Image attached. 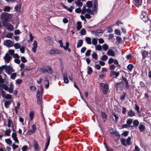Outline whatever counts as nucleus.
<instances>
[{"instance_id":"bf43d9fd","label":"nucleus","mask_w":151,"mask_h":151,"mask_svg":"<svg viewBox=\"0 0 151 151\" xmlns=\"http://www.w3.org/2000/svg\"><path fill=\"white\" fill-rule=\"evenodd\" d=\"M8 52L10 55H13L14 52V50H9Z\"/></svg>"},{"instance_id":"c9c22d12","label":"nucleus","mask_w":151,"mask_h":151,"mask_svg":"<svg viewBox=\"0 0 151 151\" xmlns=\"http://www.w3.org/2000/svg\"><path fill=\"white\" fill-rule=\"evenodd\" d=\"M103 48V50L106 51L109 48V47L108 45L106 44H104L102 45V48Z\"/></svg>"},{"instance_id":"0e129e2a","label":"nucleus","mask_w":151,"mask_h":151,"mask_svg":"<svg viewBox=\"0 0 151 151\" xmlns=\"http://www.w3.org/2000/svg\"><path fill=\"white\" fill-rule=\"evenodd\" d=\"M127 109L125 107H123L122 110V113L123 114H126Z\"/></svg>"},{"instance_id":"69168bd1","label":"nucleus","mask_w":151,"mask_h":151,"mask_svg":"<svg viewBox=\"0 0 151 151\" xmlns=\"http://www.w3.org/2000/svg\"><path fill=\"white\" fill-rule=\"evenodd\" d=\"M12 147L14 150L19 147L18 145H15L14 143L13 144Z\"/></svg>"},{"instance_id":"680f3d73","label":"nucleus","mask_w":151,"mask_h":151,"mask_svg":"<svg viewBox=\"0 0 151 151\" xmlns=\"http://www.w3.org/2000/svg\"><path fill=\"white\" fill-rule=\"evenodd\" d=\"M51 37L50 36H47V37L45 38V40L46 42H48L49 41L51 40Z\"/></svg>"},{"instance_id":"1a4fd4ad","label":"nucleus","mask_w":151,"mask_h":151,"mask_svg":"<svg viewBox=\"0 0 151 151\" xmlns=\"http://www.w3.org/2000/svg\"><path fill=\"white\" fill-rule=\"evenodd\" d=\"M6 72L9 75H10L12 73L15 71V70L13 69L12 68L9 66L6 65V68L5 69Z\"/></svg>"},{"instance_id":"09e8293b","label":"nucleus","mask_w":151,"mask_h":151,"mask_svg":"<svg viewBox=\"0 0 151 151\" xmlns=\"http://www.w3.org/2000/svg\"><path fill=\"white\" fill-rule=\"evenodd\" d=\"M91 52V50H87L86 52L85 53V55L86 56H89L90 55V53Z\"/></svg>"},{"instance_id":"052dcab7","label":"nucleus","mask_w":151,"mask_h":151,"mask_svg":"<svg viewBox=\"0 0 151 151\" xmlns=\"http://www.w3.org/2000/svg\"><path fill=\"white\" fill-rule=\"evenodd\" d=\"M134 106L135 109L139 113V107L136 104H135L134 105Z\"/></svg>"},{"instance_id":"5701e85b","label":"nucleus","mask_w":151,"mask_h":151,"mask_svg":"<svg viewBox=\"0 0 151 151\" xmlns=\"http://www.w3.org/2000/svg\"><path fill=\"white\" fill-rule=\"evenodd\" d=\"M82 23L81 21H78L77 22L76 29L78 31H79L82 28Z\"/></svg>"},{"instance_id":"7ed1b4c3","label":"nucleus","mask_w":151,"mask_h":151,"mask_svg":"<svg viewBox=\"0 0 151 151\" xmlns=\"http://www.w3.org/2000/svg\"><path fill=\"white\" fill-rule=\"evenodd\" d=\"M131 137H128L127 139L124 138H122L121 139V143L123 145L127 146V145H129L131 144Z\"/></svg>"},{"instance_id":"473e14b6","label":"nucleus","mask_w":151,"mask_h":151,"mask_svg":"<svg viewBox=\"0 0 151 151\" xmlns=\"http://www.w3.org/2000/svg\"><path fill=\"white\" fill-rule=\"evenodd\" d=\"M94 32L96 33V35L97 36L99 34H100V35H101L103 33V31L101 30H100L99 29L97 30H96V31H94Z\"/></svg>"},{"instance_id":"13d9d810","label":"nucleus","mask_w":151,"mask_h":151,"mask_svg":"<svg viewBox=\"0 0 151 151\" xmlns=\"http://www.w3.org/2000/svg\"><path fill=\"white\" fill-rule=\"evenodd\" d=\"M8 125H7V126L8 127H10L11 126V124L12 123V121L10 119H8Z\"/></svg>"},{"instance_id":"20e7f679","label":"nucleus","mask_w":151,"mask_h":151,"mask_svg":"<svg viewBox=\"0 0 151 151\" xmlns=\"http://www.w3.org/2000/svg\"><path fill=\"white\" fill-rule=\"evenodd\" d=\"M49 53L50 55H59L62 54V51L58 49L53 48L49 50Z\"/></svg>"},{"instance_id":"f704fd0d","label":"nucleus","mask_w":151,"mask_h":151,"mask_svg":"<svg viewBox=\"0 0 151 151\" xmlns=\"http://www.w3.org/2000/svg\"><path fill=\"white\" fill-rule=\"evenodd\" d=\"M96 50L101 51L102 49V47L99 44L95 46Z\"/></svg>"},{"instance_id":"b1692460","label":"nucleus","mask_w":151,"mask_h":151,"mask_svg":"<svg viewBox=\"0 0 151 151\" xmlns=\"http://www.w3.org/2000/svg\"><path fill=\"white\" fill-rule=\"evenodd\" d=\"M128 115L129 117L134 116L135 115V113L132 110H130L128 112Z\"/></svg>"},{"instance_id":"5fc2aeb1","label":"nucleus","mask_w":151,"mask_h":151,"mask_svg":"<svg viewBox=\"0 0 151 151\" xmlns=\"http://www.w3.org/2000/svg\"><path fill=\"white\" fill-rule=\"evenodd\" d=\"M115 66L114 65H111L109 66V69L112 70H113L115 68Z\"/></svg>"},{"instance_id":"7c9ffc66","label":"nucleus","mask_w":151,"mask_h":151,"mask_svg":"<svg viewBox=\"0 0 151 151\" xmlns=\"http://www.w3.org/2000/svg\"><path fill=\"white\" fill-rule=\"evenodd\" d=\"M133 67L134 66L132 64H130L127 65V68L129 71H131Z\"/></svg>"},{"instance_id":"a18cd8bd","label":"nucleus","mask_w":151,"mask_h":151,"mask_svg":"<svg viewBox=\"0 0 151 151\" xmlns=\"http://www.w3.org/2000/svg\"><path fill=\"white\" fill-rule=\"evenodd\" d=\"M108 57L106 55H103L101 58V59L103 61H106Z\"/></svg>"},{"instance_id":"9d476101","label":"nucleus","mask_w":151,"mask_h":151,"mask_svg":"<svg viewBox=\"0 0 151 151\" xmlns=\"http://www.w3.org/2000/svg\"><path fill=\"white\" fill-rule=\"evenodd\" d=\"M62 75L64 83L66 84L68 83L69 80L68 78L67 72H64L63 73Z\"/></svg>"},{"instance_id":"a211bd4d","label":"nucleus","mask_w":151,"mask_h":151,"mask_svg":"<svg viewBox=\"0 0 151 151\" xmlns=\"http://www.w3.org/2000/svg\"><path fill=\"white\" fill-rule=\"evenodd\" d=\"M46 140L47 142L45 146V148L44 151H46V150H47L48 148V147L50 144V136H49L48 135H47V138L46 139Z\"/></svg>"},{"instance_id":"cd10ccee","label":"nucleus","mask_w":151,"mask_h":151,"mask_svg":"<svg viewBox=\"0 0 151 151\" xmlns=\"http://www.w3.org/2000/svg\"><path fill=\"white\" fill-rule=\"evenodd\" d=\"M86 42L88 44H91V39L89 37H86L85 38Z\"/></svg>"},{"instance_id":"aec40b11","label":"nucleus","mask_w":151,"mask_h":151,"mask_svg":"<svg viewBox=\"0 0 151 151\" xmlns=\"http://www.w3.org/2000/svg\"><path fill=\"white\" fill-rule=\"evenodd\" d=\"M141 54L142 58H145L147 57L148 52L144 50L141 52Z\"/></svg>"},{"instance_id":"3c124183","label":"nucleus","mask_w":151,"mask_h":151,"mask_svg":"<svg viewBox=\"0 0 151 151\" xmlns=\"http://www.w3.org/2000/svg\"><path fill=\"white\" fill-rule=\"evenodd\" d=\"M5 142L7 144L10 145L12 143V141L10 139H5Z\"/></svg>"},{"instance_id":"de8ad7c7","label":"nucleus","mask_w":151,"mask_h":151,"mask_svg":"<svg viewBox=\"0 0 151 151\" xmlns=\"http://www.w3.org/2000/svg\"><path fill=\"white\" fill-rule=\"evenodd\" d=\"M13 35L12 33H7L6 35V37L8 38H11L12 36Z\"/></svg>"},{"instance_id":"9b49d317","label":"nucleus","mask_w":151,"mask_h":151,"mask_svg":"<svg viewBox=\"0 0 151 151\" xmlns=\"http://www.w3.org/2000/svg\"><path fill=\"white\" fill-rule=\"evenodd\" d=\"M3 26L6 27L7 29L9 31H12L14 29V27L10 23H8L6 24L3 25Z\"/></svg>"},{"instance_id":"2eb2a0df","label":"nucleus","mask_w":151,"mask_h":151,"mask_svg":"<svg viewBox=\"0 0 151 151\" xmlns=\"http://www.w3.org/2000/svg\"><path fill=\"white\" fill-rule=\"evenodd\" d=\"M119 75V72H116L115 71H112L110 74V76H114L116 78H117Z\"/></svg>"},{"instance_id":"39448f33","label":"nucleus","mask_w":151,"mask_h":151,"mask_svg":"<svg viewBox=\"0 0 151 151\" xmlns=\"http://www.w3.org/2000/svg\"><path fill=\"white\" fill-rule=\"evenodd\" d=\"M133 119H127L126 121L127 124H123L122 125V128H127L129 127H131L132 128L133 127V125H130L133 122Z\"/></svg>"},{"instance_id":"6ab92c4d","label":"nucleus","mask_w":151,"mask_h":151,"mask_svg":"<svg viewBox=\"0 0 151 151\" xmlns=\"http://www.w3.org/2000/svg\"><path fill=\"white\" fill-rule=\"evenodd\" d=\"M12 137L15 142L19 143V140L17 137V134L15 132H13L12 134Z\"/></svg>"},{"instance_id":"412c9836","label":"nucleus","mask_w":151,"mask_h":151,"mask_svg":"<svg viewBox=\"0 0 151 151\" xmlns=\"http://www.w3.org/2000/svg\"><path fill=\"white\" fill-rule=\"evenodd\" d=\"M101 116L103 119V121L104 122L106 120L107 118V116L106 114L103 112H101Z\"/></svg>"},{"instance_id":"4c0bfd02","label":"nucleus","mask_w":151,"mask_h":151,"mask_svg":"<svg viewBox=\"0 0 151 151\" xmlns=\"http://www.w3.org/2000/svg\"><path fill=\"white\" fill-rule=\"evenodd\" d=\"M11 8L8 6H5L4 8V11L5 12H9L10 11Z\"/></svg>"},{"instance_id":"a19ab883","label":"nucleus","mask_w":151,"mask_h":151,"mask_svg":"<svg viewBox=\"0 0 151 151\" xmlns=\"http://www.w3.org/2000/svg\"><path fill=\"white\" fill-rule=\"evenodd\" d=\"M92 57L95 60H97L98 58V56L96 53L93 52L92 55Z\"/></svg>"},{"instance_id":"79ce46f5","label":"nucleus","mask_w":151,"mask_h":151,"mask_svg":"<svg viewBox=\"0 0 151 151\" xmlns=\"http://www.w3.org/2000/svg\"><path fill=\"white\" fill-rule=\"evenodd\" d=\"M86 32L84 28H83L81 29L80 31L81 34L82 35H84L86 34Z\"/></svg>"},{"instance_id":"8fccbe9b","label":"nucleus","mask_w":151,"mask_h":151,"mask_svg":"<svg viewBox=\"0 0 151 151\" xmlns=\"http://www.w3.org/2000/svg\"><path fill=\"white\" fill-rule=\"evenodd\" d=\"M92 43L94 45H96L97 43V40L96 38H93L92 39Z\"/></svg>"},{"instance_id":"ddd939ff","label":"nucleus","mask_w":151,"mask_h":151,"mask_svg":"<svg viewBox=\"0 0 151 151\" xmlns=\"http://www.w3.org/2000/svg\"><path fill=\"white\" fill-rule=\"evenodd\" d=\"M114 48L113 47L111 48V49H109L107 52V54L108 56L114 57L115 55V52L114 50Z\"/></svg>"},{"instance_id":"37998d69","label":"nucleus","mask_w":151,"mask_h":151,"mask_svg":"<svg viewBox=\"0 0 151 151\" xmlns=\"http://www.w3.org/2000/svg\"><path fill=\"white\" fill-rule=\"evenodd\" d=\"M6 65H2L0 66V74L2 73V71L4 69H6Z\"/></svg>"},{"instance_id":"2f4dec72","label":"nucleus","mask_w":151,"mask_h":151,"mask_svg":"<svg viewBox=\"0 0 151 151\" xmlns=\"http://www.w3.org/2000/svg\"><path fill=\"white\" fill-rule=\"evenodd\" d=\"M112 115L114 116L115 117V121L116 122H118V120L119 119V117L117 116L116 114L114 112H113L112 113Z\"/></svg>"},{"instance_id":"4d7b16f0","label":"nucleus","mask_w":151,"mask_h":151,"mask_svg":"<svg viewBox=\"0 0 151 151\" xmlns=\"http://www.w3.org/2000/svg\"><path fill=\"white\" fill-rule=\"evenodd\" d=\"M20 50L21 53H24L25 48L24 46L21 47L20 48Z\"/></svg>"},{"instance_id":"603ef678","label":"nucleus","mask_w":151,"mask_h":151,"mask_svg":"<svg viewBox=\"0 0 151 151\" xmlns=\"http://www.w3.org/2000/svg\"><path fill=\"white\" fill-rule=\"evenodd\" d=\"M87 5L88 8H90L92 6V3L91 1H88L87 3Z\"/></svg>"},{"instance_id":"c85d7f7f","label":"nucleus","mask_w":151,"mask_h":151,"mask_svg":"<svg viewBox=\"0 0 151 151\" xmlns=\"http://www.w3.org/2000/svg\"><path fill=\"white\" fill-rule=\"evenodd\" d=\"M133 126H134L136 127L138 126L139 124V121L137 119H135L133 121Z\"/></svg>"},{"instance_id":"a878e982","label":"nucleus","mask_w":151,"mask_h":151,"mask_svg":"<svg viewBox=\"0 0 151 151\" xmlns=\"http://www.w3.org/2000/svg\"><path fill=\"white\" fill-rule=\"evenodd\" d=\"M83 40H78L77 45V47L79 48L82 46L83 44Z\"/></svg>"},{"instance_id":"72a5a7b5","label":"nucleus","mask_w":151,"mask_h":151,"mask_svg":"<svg viewBox=\"0 0 151 151\" xmlns=\"http://www.w3.org/2000/svg\"><path fill=\"white\" fill-rule=\"evenodd\" d=\"M77 6L81 8L82 7L83 4L82 3L79 1H76L75 2Z\"/></svg>"},{"instance_id":"423d86ee","label":"nucleus","mask_w":151,"mask_h":151,"mask_svg":"<svg viewBox=\"0 0 151 151\" xmlns=\"http://www.w3.org/2000/svg\"><path fill=\"white\" fill-rule=\"evenodd\" d=\"M40 71L42 73L45 72H47L49 73H52L53 71L52 70L51 67L49 66H45L44 67L41 68Z\"/></svg>"},{"instance_id":"f8f14e48","label":"nucleus","mask_w":151,"mask_h":151,"mask_svg":"<svg viewBox=\"0 0 151 151\" xmlns=\"http://www.w3.org/2000/svg\"><path fill=\"white\" fill-rule=\"evenodd\" d=\"M101 86L103 87V93L104 94H106L109 90V86L107 84L104 83H102L101 84Z\"/></svg>"},{"instance_id":"4468645a","label":"nucleus","mask_w":151,"mask_h":151,"mask_svg":"<svg viewBox=\"0 0 151 151\" xmlns=\"http://www.w3.org/2000/svg\"><path fill=\"white\" fill-rule=\"evenodd\" d=\"M5 62L8 63L12 58V56L9 55L8 53H6L3 58Z\"/></svg>"},{"instance_id":"49530a36","label":"nucleus","mask_w":151,"mask_h":151,"mask_svg":"<svg viewBox=\"0 0 151 151\" xmlns=\"http://www.w3.org/2000/svg\"><path fill=\"white\" fill-rule=\"evenodd\" d=\"M126 93L125 92H124L123 93V94L122 95L120 98V99L121 100H124L125 97L126 95Z\"/></svg>"},{"instance_id":"6e6552de","label":"nucleus","mask_w":151,"mask_h":151,"mask_svg":"<svg viewBox=\"0 0 151 151\" xmlns=\"http://www.w3.org/2000/svg\"><path fill=\"white\" fill-rule=\"evenodd\" d=\"M140 17L145 22H146L148 20V15L147 14L146 12L142 11Z\"/></svg>"},{"instance_id":"6e6d98bb","label":"nucleus","mask_w":151,"mask_h":151,"mask_svg":"<svg viewBox=\"0 0 151 151\" xmlns=\"http://www.w3.org/2000/svg\"><path fill=\"white\" fill-rule=\"evenodd\" d=\"M22 82V81L21 79H18L16 81V83L17 84H19L21 83Z\"/></svg>"},{"instance_id":"c03bdc74","label":"nucleus","mask_w":151,"mask_h":151,"mask_svg":"<svg viewBox=\"0 0 151 151\" xmlns=\"http://www.w3.org/2000/svg\"><path fill=\"white\" fill-rule=\"evenodd\" d=\"M11 131V130L10 129L6 130L5 134V135L8 136H9L10 135V134Z\"/></svg>"},{"instance_id":"dca6fc26","label":"nucleus","mask_w":151,"mask_h":151,"mask_svg":"<svg viewBox=\"0 0 151 151\" xmlns=\"http://www.w3.org/2000/svg\"><path fill=\"white\" fill-rule=\"evenodd\" d=\"M133 2L135 6L137 7H139L141 5L142 0H133Z\"/></svg>"},{"instance_id":"f3484780","label":"nucleus","mask_w":151,"mask_h":151,"mask_svg":"<svg viewBox=\"0 0 151 151\" xmlns=\"http://www.w3.org/2000/svg\"><path fill=\"white\" fill-rule=\"evenodd\" d=\"M33 45L34 46L32 48V51L34 53H35L37 47V43L36 41H34Z\"/></svg>"},{"instance_id":"393cba45","label":"nucleus","mask_w":151,"mask_h":151,"mask_svg":"<svg viewBox=\"0 0 151 151\" xmlns=\"http://www.w3.org/2000/svg\"><path fill=\"white\" fill-rule=\"evenodd\" d=\"M11 103L12 101L11 100L6 101L4 103L5 107L7 109L9 108V105L11 104Z\"/></svg>"},{"instance_id":"0eeeda50","label":"nucleus","mask_w":151,"mask_h":151,"mask_svg":"<svg viewBox=\"0 0 151 151\" xmlns=\"http://www.w3.org/2000/svg\"><path fill=\"white\" fill-rule=\"evenodd\" d=\"M14 42L10 40H7L4 42V45L7 47H11L13 46Z\"/></svg>"},{"instance_id":"774afa93","label":"nucleus","mask_w":151,"mask_h":151,"mask_svg":"<svg viewBox=\"0 0 151 151\" xmlns=\"http://www.w3.org/2000/svg\"><path fill=\"white\" fill-rule=\"evenodd\" d=\"M128 132L126 131L123 132L122 134V135L124 136H127L128 135Z\"/></svg>"},{"instance_id":"e2e57ef3","label":"nucleus","mask_w":151,"mask_h":151,"mask_svg":"<svg viewBox=\"0 0 151 151\" xmlns=\"http://www.w3.org/2000/svg\"><path fill=\"white\" fill-rule=\"evenodd\" d=\"M114 59L112 58H110L108 61V63L109 64H110L111 63H112L113 62H114Z\"/></svg>"},{"instance_id":"bb28decb","label":"nucleus","mask_w":151,"mask_h":151,"mask_svg":"<svg viewBox=\"0 0 151 151\" xmlns=\"http://www.w3.org/2000/svg\"><path fill=\"white\" fill-rule=\"evenodd\" d=\"M139 129L141 132H143L145 129V127L142 124H140L139 126Z\"/></svg>"},{"instance_id":"58836bf2","label":"nucleus","mask_w":151,"mask_h":151,"mask_svg":"<svg viewBox=\"0 0 151 151\" xmlns=\"http://www.w3.org/2000/svg\"><path fill=\"white\" fill-rule=\"evenodd\" d=\"M16 76L17 73H14L12 74L11 73L10 78L14 80Z\"/></svg>"},{"instance_id":"864d4df0","label":"nucleus","mask_w":151,"mask_h":151,"mask_svg":"<svg viewBox=\"0 0 151 151\" xmlns=\"http://www.w3.org/2000/svg\"><path fill=\"white\" fill-rule=\"evenodd\" d=\"M21 61L23 63H26V62H27V59L25 58L24 57V56H22V57H21Z\"/></svg>"},{"instance_id":"4be33fe9","label":"nucleus","mask_w":151,"mask_h":151,"mask_svg":"<svg viewBox=\"0 0 151 151\" xmlns=\"http://www.w3.org/2000/svg\"><path fill=\"white\" fill-rule=\"evenodd\" d=\"M34 146L35 151H39V145L36 141H34Z\"/></svg>"},{"instance_id":"c756f323","label":"nucleus","mask_w":151,"mask_h":151,"mask_svg":"<svg viewBox=\"0 0 151 151\" xmlns=\"http://www.w3.org/2000/svg\"><path fill=\"white\" fill-rule=\"evenodd\" d=\"M34 113L33 111H32L29 114V117L30 121H32L33 119Z\"/></svg>"},{"instance_id":"f257e3e1","label":"nucleus","mask_w":151,"mask_h":151,"mask_svg":"<svg viewBox=\"0 0 151 151\" xmlns=\"http://www.w3.org/2000/svg\"><path fill=\"white\" fill-rule=\"evenodd\" d=\"M6 91H8L9 93H12L14 91V85L12 82H10L9 87L6 84H0V92L2 97L6 99L9 100L12 98V96L9 94H6V93L3 88Z\"/></svg>"},{"instance_id":"ea45409f","label":"nucleus","mask_w":151,"mask_h":151,"mask_svg":"<svg viewBox=\"0 0 151 151\" xmlns=\"http://www.w3.org/2000/svg\"><path fill=\"white\" fill-rule=\"evenodd\" d=\"M14 47L15 49H18L20 48V46L19 45V43H15L14 44H13V46Z\"/></svg>"},{"instance_id":"338daca9","label":"nucleus","mask_w":151,"mask_h":151,"mask_svg":"<svg viewBox=\"0 0 151 151\" xmlns=\"http://www.w3.org/2000/svg\"><path fill=\"white\" fill-rule=\"evenodd\" d=\"M115 33L118 35H120V31L117 29H115Z\"/></svg>"},{"instance_id":"e433bc0d","label":"nucleus","mask_w":151,"mask_h":151,"mask_svg":"<svg viewBox=\"0 0 151 151\" xmlns=\"http://www.w3.org/2000/svg\"><path fill=\"white\" fill-rule=\"evenodd\" d=\"M87 69H88V72H87V73L88 75H90L91 74L92 71L93 70L91 67H90V66H88L87 67Z\"/></svg>"},{"instance_id":"f03ea898","label":"nucleus","mask_w":151,"mask_h":151,"mask_svg":"<svg viewBox=\"0 0 151 151\" xmlns=\"http://www.w3.org/2000/svg\"><path fill=\"white\" fill-rule=\"evenodd\" d=\"M9 14L6 13H3L1 16V22L4 25L8 23L9 15Z\"/></svg>"}]
</instances>
